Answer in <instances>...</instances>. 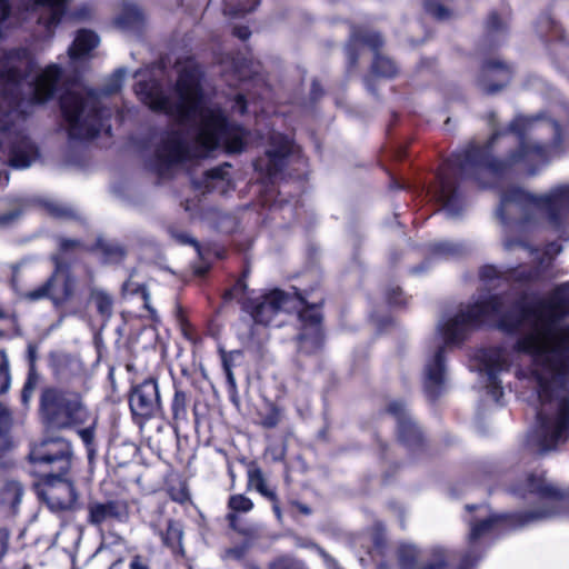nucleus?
Wrapping results in <instances>:
<instances>
[{
    "instance_id": "nucleus-4",
    "label": "nucleus",
    "mask_w": 569,
    "mask_h": 569,
    "mask_svg": "<svg viewBox=\"0 0 569 569\" xmlns=\"http://www.w3.org/2000/svg\"><path fill=\"white\" fill-rule=\"evenodd\" d=\"M512 492L525 496L527 492L538 496L540 507L512 515L492 513L487 505L466 506L469 516L466 521L470 531L468 549L463 555L459 569H471L481 558L479 541L489 535H499L505 529L523 528L531 523L546 521L561 516L569 506V498L555 483L547 480L543 472L526 476L518 482Z\"/></svg>"
},
{
    "instance_id": "nucleus-45",
    "label": "nucleus",
    "mask_w": 569,
    "mask_h": 569,
    "mask_svg": "<svg viewBox=\"0 0 569 569\" xmlns=\"http://www.w3.org/2000/svg\"><path fill=\"white\" fill-rule=\"evenodd\" d=\"M48 210L56 217H69L72 213V210L61 203L58 202H49L47 204Z\"/></svg>"
},
{
    "instance_id": "nucleus-1",
    "label": "nucleus",
    "mask_w": 569,
    "mask_h": 569,
    "mask_svg": "<svg viewBox=\"0 0 569 569\" xmlns=\"http://www.w3.org/2000/svg\"><path fill=\"white\" fill-rule=\"evenodd\" d=\"M569 281L541 297L521 298L506 308L492 295L472 303L438 323V336L423 369V389L435 400L447 389L445 349L460 343L472 328L492 321L498 329L518 335L513 350L531 357L527 377L539 400L537 423L527 437L528 447L538 453L556 449L569 438Z\"/></svg>"
},
{
    "instance_id": "nucleus-42",
    "label": "nucleus",
    "mask_w": 569,
    "mask_h": 569,
    "mask_svg": "<svg viewBox=\"0 0 569 569\" xmlns=\"http://www.w3.org/2000/svg\"><path fill=\"white\" fill-rule=\"evenodd\" d=\"M302 546L306 547V548H311V549L316 550L318 552V555L323 559V561L326 562V565L329 568H336L337 567L336 560L325 549H322L320 546H318V545H316L313 542H308V543H305Z\"/></svg>"
},
{
    "instance_id": "nucleus-38",
    "label": "nucleus",
    "mask_w": 569,
    "mask_h": 569,
    "mask_svg": "<svg viewBox=\"0 0 569 569\" xmlns=\"http://www.w3.org/2000/svg\"><path fill=\"white\" fill-rule=\"evenodd\" d=\"M10 417L6 408L0 403V452L3 451L8 445V428H9Z\"/></svg>"
},
{
    "instance_id": "nucleus-32",
    "label": "nucleus",
    "mask_w": 569,
    "mask_h": 569,
    "mask_svg": "<svg viewBox=\"0 0 569 569\" xmlns=\"http://www.w3.org/2000/svg\"><path fill=\"white\" fill-rule=\"evenodd\" d=\"M433 251L441 257H457L465 252V247L461 243L442 241L433 246Z\"/></svg>"
},
{
    "instance_id": "nucleus-12",
    "label": "nucleus",
    "mask_w": 569,
    "mask_h": 569,
    "mask_svg": "<svg viewBox=\"0 0 569 569\" xmlns=\"http://www.w3.org/2000/svg\"><path fill=\"white\" fill-rule=\"evenodd\" d=\"M62 476L58 472L46 473L44 487L40 491L48 507L54 511L71 509L77 501L73 485Z\"/></svg>"
},
{
    "instance_id": "nucleus-33",
    "label": "nucleus",
    "mask_w": 569,
    "mask_h": 569,
    "mask_svg": "<svg viewBox=\"0 0 569 569\" xmlns=\"http://www.w3.org/2000/svg\"><path fill=\"white\" fill-rule=\"evenodd\" d=\"M268 569H308L306 565L296 558L283 556L270 562Z\"/></svg>"
},
{
    "instance_id": "nucleus-27",
    "label": "nucleus",
    "mask_w": 569,
    "mask_h": 569,
    "mask_svg": "<svg viewBox=\"0 0 569 569\" xmlns=\"http://www.w3.org/2000/svg\"><path fill=\"white\" fill-rule=\"evenodd\" d=\"M372 72L379 77L391 78L397 74L398 68L391 59L376 52L372 62Z\"/></svg>"
},
{
    "instance_id": "nucleus-35",
    "label": "nucleus",
    "mask_w": 569,
    "mask_h": 569,
    "mask_svg": "<svg viewBox=\"0 0 569 569\" xmlns=\"http://www.w3.org/2000/svg\"><path fill=\"white\" fill-rule=\"evenodd\" d=\"M229 508L234 512H249L253 508V502L243 495H233L229 498Z\"/></svg>"
},
{
    "instance_id": "nucleus-51",
    "label": "nucleus",
    "mask_w": 569,
    "mask_h": 569,
    "mask_svg": "<svg viewBox=\"0 0 569 569\" xmlns=\"http://www.w3.org/2000/svg\"><path fill=\"white\" fill-rule=\"evenodd\" d=\"M250 30L248 27H234L233 34L241 40H247L250 37Z\"/></svg>"
},
{
    "instance_id": "nucleus-39",
    "label": "nucleus",
    "mask_w": 569,
    "mask_h": 569,
    "mask_svg": "<svg viewBox=\"0 0 569 569\" xmlns=\"http://www.w3.org/2000/svg\"><path fill=\"white\" fill-rule=\"evenodd\" d=\"M249 547V543L246 542L242 545H237L231 548H228L223 553V559L236 561L242 560L246 557Z\"/></svg>"
},
{
    "instance_id": "nucleus-24",
    "label": "nucleus",
    "mask_w": 569,
    "mask_h": 569,
    "mask_svg": "<svg viewBox=\"0 0 569 569\" xmlns=\"http://www.w3.org/2000/svg\"><path fill=\"white\" fill-rule=\"evenodd\" d=\"M229 163H224L223 166L207 170L203 174V181L201 182V187L206 191L221 189L223 190L224 184L229 182Z\"/></svg>"
},
{
    "instance_id": "nucleus-37",
    "label": "nucleus",
    "mask_w": 569,
    "mask_h": 569,
    "mask_svg": "<svg viewBox=\"0 0 569 569\" xmlns=\"http://www.w3.org/2000/svg\"><path fill=\"white\" fill-rule=\"evenodd\" d=\"M172 413L174 418H182L187 412V393L182 390H176L172 400Z\"/></svg>"
},
{
    "instance_id": "nucleus-57",
    "label": "nucleus",
    "mask_w": 569,
    "mask_h": 569,
    "mask_svg": "<svg viewBox=\"0 0 569 569\" xmlns=\"http://www.w3.org/2000/svg\"><path fill=\"white\" fill-rule=\"evenodd\" d=\"M297 507H298L299 511L305 513V515H310L311 513L310 508L307 507L306 505L297 503Z\"/></svg>"
},
{
    "instance_id": "nucleus-34",
    "label": "nucleus",
    "mask_w": 569,
    "mask_h": 569,
    "mask_svg": "<svg viewBox=\"0 0 569 569\" xmlns=\"http://www.w3.org/2000/svg\"><path fill=\"white\" fill-rule=\"evenodd\" d=\"M124 76H126V69L116 70L114 73L111 76V78L106 83L101 93L103 96H109V94L118 92L120 90V88L122 87Z\"/></svg>"
},
{
    "instance_id": "nucleus-43",
    "label": "nucleus",
    "mask_w": 569,
    "mask_h": 569,
    "mask_svg": "<svg viewBox=\"0 0 569 569\" xmlns=\"http://www.w3.org/2000/svg\"><path fill=\"white\" fill-rule=\"evenodd\" d=\"M247 290V284L244 281L242 280H239L237 281V283L233 286V288L227 290L223 295V298L224 300L229 301V300H232L234 298H238L240 295H243L244 291Z\"/></svg>"
},
{
    "instance_id": "nucleus-7",
    "label": "nucleus",
    "mask_w": 569,
    "mask_h": 569,
    "mask_svg": "<svg viewBox=\"0 0 569 569\" xmlns=\"http://www.w3.org/2000/svg\"><path fill=\"white\" fill-rule=\"evenodd\" d=\"M41 412L48 425L58 429H71L86 425L91 412L79 392L47 389L41 396Z\"/></svg>"
},
{
    "instance_id": "nucleus-3",
    "label": "nucleus",
    "mask_w": 569,
    "mask_h": 569,
    "mask_svg": "<svg viewBox=\"0 0 569 569\" xmlns=\"http://www.w3.org/2000/svg\"><path fill=\"white\" fill-rule=\"evenodd\" d=\"M202 72L193 59L178 64V80L167 94L156 80L139 81L136 92L151 110L174 120L183 132H170L156 149L153 169L160 176L193 158H203L223 144L229 153L241 152L249 132L228 122L222 110L209 101L201 88Z\"/></svg>"
},
{
    "instance_id": "nucleus-29",
    "label": "nucleus",
    "mask_w": 569,
    "mask_h": 569,
    "mask_svg": "<svg viewBox=\"0 0 569 569\" xmlns=\"http://www.w3.org/2000/svg\"><path fill=\"white\" fill-rule=\"evenodd\" d=\"M91 300L102 317H110L112 311V299L102 290L94 289L91 292Z\"/></svg>"
},
{
    "instance_id": "nucleus-48",
    "label": "nucleus",
    "mask_w": 569,
    "mask_h": 569,
    "mask_svg": "<svg viewBox=\"0 0 569 569\" xmlns=\"http://www.w3.org/2000/svg\"><path fill=\"white\" fill-rule=\"evenodd\" d=\"M39 381V376L37 375L33 366L30 367L28 379L23 386V389H28L29 391L33 392L36 390V387Z\"/></svg>"
},
{
    "instance_id": "nucleus-56",
    "label": "nucleus",
    "mask_w": 569,
    "mask_h": 569,
    "mask_svg": "<svg viewBox=\"0 0 569 569\" xmlns=\"http://www.w3.org/2000/svg\"><path fill=\"white\" fill-rule=\"evenodd\" d=\"M9 181V173L7 171H0V184L4 186Z\"/></svg>"
},
{
    "instance_id": "nucleus-36",
    "label": "nucleus",
    "mask_w": 569,
    "mask_h": 569,
    "mask_svg": "<svg viewBox=\"0 0 569 569\" xmlns=\"http://www.w3.org/2000/svg\"><path fill=\"white\" fill-rule=\"evenodd\" d=\"M10 387L9 360L3 350H0V395Z\"/></svg>"
},
{
    "instance_id": "nucleus-49",
    "label": "nucleus",
    "mask_w": 569,
    "mask_h": 569,
    "mask_svg": "<svg viewBox=\"0 0 569 569\" xmlns=\"http://www.w3.org/2000/svg\"><path fill=\"white\" fill-rule=\"evenodd\" d=\"M130 569H150L149 563L141 556L136 555L132 557L130 565Z\"/></svg>"
},
{
    "instance_id": "nucleus-15",
    "label": "nucleus",
    "mask_w": 569,
    "mask_h": 569,
    "mask_svg": "<svg viewBox=\"0 0 569 569\" xmlns=\"http://www.w3.org/2000/svg\"><path fill=\"white\" fill-rule=\"evenodd\" d=\"M511 76L512 70L508 64L489 60L482 66L477 82L485 92L496 93L509 83Z\"/></svg>"
},
{
    "instance_id": "nucleus-31",
    "label": "nucleus",
    "mask_w": 569,
    "mask_h": 569,
    "mask_svg": "<svg viewBox=\"0 0 569 569\" xmlns=\"http://www.w3.org/2000/svg\"><path fill=\"white\" fill-rule=\"evenodd\" d=\"M227 519L229 521V526L233 530L238 531L239 533H241L248 538H251V539L259 537V533H260L259 525L243 527L239 523V518L236 513H228Z\"/></svg>"
},
{
    "instance_id": "nucleus-30",
    "label": "nucleus",
    "mask_w": 569,
    "mask_h": 569,
    "mask_svg": "<svg viewBox=\"0 0 569 569\" xmlns=\"http://www.w3.org/2000/svg\"><path fill=\"white\" fill-rule=\"evenodd\" d=\"M507 22L502 20L496 12L489 14L486 22V31L489 37L499 38L505 34ZM496 42V39H493Z\"/></svg>"
},
{
    "instance_id": "nucleus-2",
    "label": "nucleus",
    "mask_w": 569,
    "mask_h": 569,
    "mask_svg": "<svg viewBox=\"0 0 569 569\" xmlns=\"http://www.w3.org/2000/svg\"><path fill=\"white\" fill-rule=\"evenodd\" d=\"M562 136L558 122L543 114L518 116L503 131H495L483 146L471 144L452 154L449 167L461 178L473 179L483 188L496 187L500 192L496 218L503 226L502 248L509 254H517L532 267L500 270L485 266L480 270L483 281L490 283L503 278L517 281L543 279L552 259L561 250L550 243L539 251L527 239L516 237L526 223L537 222L547 217L557 230L569 224V183L559 184L545 194H533L513 184L505 186L515 169L535 174L540 166L562 153Z\"/></svg>"
},
{
    "instance_id": "nucleus-55",
    "label": "nucleus",
    "mask_w": 569,
    "mask_h": 569,
    "mask_svg": "<svg viewBox=\"0 0 569 569\" xmlns=\"http://www.w3.org/2000/svg\"><path fill=\"white\" fill-rule=\"evenodd\" d=\"M32 395H33V392L29 391L28 389H22V392H21L22 401L24 403H27L31 399Z\"/></svg>"
},
{
    "instance_id": "nucleus-40",
    "label": "nucleus",
    "mask_w": 569,
    "mask_h": 569,
    "mask_svg": "<svg viewBox=\"0 0 569 569\" xmlns=\"http://www.w3.org/2000/svg\"><path fill=\"white\" fill-rule=\"evenodd\" d=\"M425 6L427 11L439 20H443L449 17V11L435 0H426Z\"/></svg>"
},
{
    "instance_id": "nucleus-53",
    "label": "nucleus",
    "mask_w": 569,
    "mask_h": 569,
    "mask_svg": "<svg viewBox=\"0 0 569 569\" xmlns=\"http://www.w3.org/2000/svg\"><path fill=\"white\" fill-rule=\"evenodd\" d=\"M8 546V536L6 532L0 531V558L6 553Z\"/></svg>"
},
{
    "instance_id": "nucleus-28",
    "label": "nucleus",
    "mask_w": 569,
    "mask_h": 569,
    "mask_svg": "<svg viewBox=\"0 0 569 569\" xmlns=\"http://www.w3.org/2000/svg\"><path fill=\"white\" fill-rule=\"evenodd\" d=\"M88 426L86 428L78 429V436L84 443L89 456L94 452V438H96V426H97V417L91 415L90 421L87 422Z\"/></svg>"
},
{
    "instance_id": "nucleus-61",
    "label": "nucleus",
    "mask_w": 569,
    "mask_h": 569,
    "mask_svg": "<svg viewBox=\"0 0 569 569\" xmlns=\"http://www.w3.org/2000/svg\"><path fill=\"white\" fill-rule=\"evenodd\" d=\"M188 241H189V240H188V238H187V237H184V238L182 239V242H188Z\"/></svg>"
},
{
    "instance_id": "nucleus-52",
    "label": "nucleus",
    "mask_w": 569,
    "mask_h": 569,
    "mask_svg": "<svg viewBox=\"0 0 569 569\" xmlns=\"http://www.w3.org/2000/svg\"><path fill=\"white\" fill-rule=\"evenodd\" d=\"M19 216V211H11L7 214H3L0 217V224L1 226H7L9 224L10 222H12L14 219H17Z\"/></svg>"
},
{
    "instance_id": "nucleus-59",
    "label": "nucleus",
    "mask_w": 569,
    "mask_h": 569,
    "mask_svg": "<svg viewBox=\"0 0 569 569\" xmlns=\"http://www.w3.org/2000/svg\"><path fill=\"white\" fill-rule=\"evenodd\" d=\"M116 251L119 252L120 256H123L124 254V251L122 250V248H120L119 246H116Z\"/></svg>"
},
{
    "instance_id": "nucleus-11",
    "label": "nucleus",
    "mask_w": 569,
    "mask_h": 569,
    "mask_svg": "<svg viewBox=\"0 0 569 569\" xmlns=\"http://www.w3.org/2000/svg\"><path fill=\"white\" fill-rule=\"evenodd\" d=\"M481 371L486 376V387L496 402L503 395L498 375L507 371L513 360V353L505 348H490L482 350L480 356Z\"/></svg>"
},
{
    "instance_id": "nucleus-13",
    "label": "nucleus",
    "mask_w": 569,
    "mask_h": 569,
    "mask_svg": "<svg viewBox=\"0 0 569 569\" xmlns=\"http://www.w3.org/2000/svg\"><path fill=\"white\" fill-rule=\"evenodd\" d=\"M129 405L133 416L146 419L154 417L161 409L157 381L149 378L134 386L130 393Z\"/></svg>"
},
{
    "instance_id": "nucleus-47",
    "label": "nucleus",
    "mask_w": 569,
    "mask_h": 569,
    "mask_svg": "<svg viewBox=\"0 0 569 569\" xmlns=\"http://www.w3.org/2000/svg\"><path fill=\"white\" fill-rule=\"evenodd\" d=\"M92 9L89 4H81L78 9L71 12V18L76 20H84L91 16Z\"/></svg>"
},
{
    "instance_id": "nucleus-44",
    "label": "nucleus",
    "mask_w": 569,
    "mask_h": 569,
    "mask_svg": "<svg viewBox=\"0 0 569 569\" xmlns=\"http://www.w3.org/2000/svg\"><path fill=\"white\" fill-rule=\"evenodd\" d=\"M388 302L395 306H401L406 302V298L399 287H393L387 292Z\"/></svg>"
},
{
    "instance_id": "nucleus-20",
    "label": "nucleus",
    "mask_w": 569,
    "mask_h": 569,
    "mask_svg": "<svg viewBox=\"0 0 569 569\" xmlns=\"http://www.w3.org/2000/svg\"><path fill=\"white\" fill-rule=\"evenodd\" d=\"M153 532L160 536L163 545L173 551L182 550L183 529L179 521L167 519L163 526L151 523Z\"/></svg>"
},
{
    "instance_id": "nucleus-60",
    "label": "nucleus",
    "mask_w": 569,
    "mask_h": 569,
    "mask_svg": "<svg viewBox=\"0 0 569 569\" xmlns=\"http://www.w3.org/2000/svg\"><path fill=\"white\" fill-rule=\"evenodd\" d=\"M318 88H319L318 83H317V82H313V84H312V89H313V92H315V93L318 91Z\"/></svg>"
},
{
    "instance_id": "nucleus-21",
    "label": "nucleus",
    "mask_w": 569,
    "mask_h": 569,
    "mask_svg": "<svg viewBox=\"0 0 569 569\" xmlns=\"http://www.w3.org/2000/svg\"><path fill=\"white\" fill-rule=\"evenodd\" d=\"M358 43H363L369 46L372 50L377 51V49L382 46L383 40L381 36L373 31L367 30H355L351 34L350 42L346 47L347 56L349 63L355 66L357 62V53L355 51V47Z\"/></svg>"
},
{
    "instance_id": "nucleus-5",
    "label": "nucleus",
    "mask_w": 569,
    "mask_h": 569,
    "mask_svg": "<svg viewBox=\"0 0 569 569\" xmlns=\"http://www.w3.org/2000/svg\"><path fill=\"white\" fill-rule=\"evenodd\" d=\"M242 309L250 315L254 323L280 326L282 320L277 319L291 311H298L301 322V332L298 337L299 351L307 355L318 352L323 343L319 307L307 305L297 293H289L279 289L266 292L257 298L242 300Z\"/></svg>"
},
{
    "instance_id": "nucleus-41",
    "label": "nucleus",
    "mask_w": 569,
    "mask_h": 569,
    "mask_svg": "<svg viewBox=\"0 0 569 569\" xmlns=\"http://www.w3.org/2000/svg\"><path fill=\"white\" fill-rule=\"evenodd\" d=\"M281 420V412L277 408H271L263 417H262V426L266 428H274Z\"/></svg>"
},
{
    "instance_id": "nucleus-19",
    "label": "nucleus",
    "mask_w": 569,
    "mask_h": 569,
    "mask_svg": "<svg viewBox=\"0 0 569 569\" xmlns=\"http://www.w3.org/2000/svg\"><path fill=\"white\" fill-rule=\"evenodd\" d=\"M144 12L136 3L124 1L114 19V23L124 31H138L144 23Z\"/></svg>"
},
{
    "instance_id": "nucleus-10",
    "label": "nucleus",
    "mask_w": 569,
    "mask_h": 569,
    "mask_svg": "<svg viewBox=\"0 0 569 569\" xmlns=\"http://www.w3.org/2000/svg\"><path fill=\"white\" fill-rule=\"evenodd\" d=\"M448 559L447 550L440 546L422 551L415 545L405 543L398 549L401 569H446Z\"/></svg>"
},
{
    "instance_id": "nucleus-23",
    "label": "nucleus",
    "mask_w": 569,
    "mask_h": 569,
    "mask_svg": "<svg viewBox=\"0 0 569 569\" xmlns=\"http://www.w3.org/2000/svg\"><path fill=\"white\" fill-rule=\"evenodd\" d=\"M23 495L22 486L18 481H7L0 490V505L14 515Z\"/></svg>"
},
{
    "instance_id": "nucleus-58",
    "label": "nucleus",
    "mask_w": 569,
    "mask_h": 569,
    "mask_svg": "<svg viewBox=\"0 0 569 569\" xmlns=\"http://www.w3.org/2000/svg\"><path fill=\"white\" fill-rule=\"evenodd\" d=\"M29 357H30V362H31L30 367L31 366L34 367V365H33V362H34V351H33V349L31 347H29Z\"/></svg>"
},
{
    "instance_id": "nucleus-14",
    "label": "nucleus",
    "mask_w": 569,
    "mask_h": 569,
    "mask_svg": "<svg viewBox=\"0 0 569 569\" xmlns=\"http://www.w3.org/2000/svg\"><path fill=\"white\" fill-rule=\"evenodd\" d=\"M432 198L442 206V210L449 218H457L463 210V202L457 191L451 177L441 173L438 177L437 184L432 188Z\"/></svg>"
},
{
    "instance_id": "nucleus-6",
    "label": "nucleus",
    "mask_w": 569,
    "mask_h": 569,
    "mask_svg": "<svg viewBox=\"0 0 569 569\" xmlns=\"http://www.w3.org/2000/svg\"><path fill=\"white\" fill-rule=\"evenodd\" d=\"M62 128L71 140H89L100 131L110 133L111 110L93 89L76 83L60 98Z\"/></svg>"
},
{
    "instance_id": "nucleus-8",
    "label": "nucleus",
    "mask_w": 569,
    "mask_h": 569,
    "mask_svg": "<svg viewBox=\"0 0 569 569\" xmlns=\"http://www.w3.org/2000/svg\"><path fill=\"white\" fill-rule=\"evenodd\" d=\"M54 270L52 274L38 288L23 293L28 301L49 299L56 307L70 301L77 291V280L70 269L64 266L60 258L53 257Z\"/></svg>"
},
{
    "instance_id": "nucleus-46",
    "label": "nucleus",
    "mask_w": 569,
    "mask_h": 569,
    "mask_svg": "<svg viewBox=\"0 0 569 569\" xmlns=\"http://www.w3.org/2000/svg\"><path fill=\"white\" fill-rule=\"evenodd\" d=\"M252 2V4L250 7H244V6H240L239 8H229L227 4L224 6L223 8V12L226 14H229V16H233V17H237V16H240V14H244L247 12H250L252 11L256 6L258 4V0H250Z\"/></svg>"
},
{
    "instance_id": "nucleus-50",
    "label": "nucleus",
    "mask_w": 569,
    "mask_h": 569,
    "mask_svg": "<svg viewBox=\"0 0 569 569\" xmlns=\"http://www.w3.org/2000/svg\"><path fill=\"white\" fill-rule=\"evenodd\" d=\"M80 247H82V243L78 240H73V239H61L60 240V248L62 251H68V250L80 248Z\"/></svg>"
},
{
    "instance_id": "nucleus-17",
    "label": "nucleus",
    "mask_w": 569,
    "mask_h": 569,
    "mask_svg": "<svg viewBox=\"0 0 569 569\" xmlns=\"http://www.w3.org/2000/svg\"><path fill=\"white\" fill-rule=\"evenodd\" d=\"M291 141L279 132H272L269 136V148L266 150L264 160L258 162L259 168H264L269 176L279 172L283 166V159L291 152Z\"/></svg>"
},
{
    "instance_id": "nucleus-9",
    "label": "nucleus",
    "mask_w": 569,
    "mask_h": 569,
    "mask_svg": "<svg viewBox=\"0 0 569 569\" xmlns=\"http://www.w3.org/2000/svg\"><path fill=\"white\" fill-rule=\"evenodd\" d=\"M71 443L63 438H47L36 443L30 451V460L43 473L66 475L71 465Z\"/></svg>"
},
{
    "instance_id": "nucleus-54",
    "label": "nucleus",
    "mask_w": 569,
    "mask_h": 569,
    "mask_svg": "<svg viewBox=\"0 0 569 569\" xmlns=\"http://www.w3.org/2000/svg\"><path fill=\"white\" fill-rule=\"evenodd\" d=\"M234 108H237L240 113H244L246 112L247 106H246V100H244L243 96L239 94L237 97V101H236Z\"/></svg>"
},
{
    "instance_id": "nucleus-25",
    "label": "nucleus",
    "mask_w": 569,
    "mask_h": 569,
    "mask_svg": "<svg viewBox=\"0 0 569 569\" xmlns=\"http://www.w3.org/2000/svg\"><path fill=\"white\" fill-rule=\"evenodd\" d=\"M220 357L222 368L227 378V383L229 385V388L231 390H236L237 382L232 368L236 366L237 360H239L242 357V352L239 350L224 351L223 349H220Z\"/></svg>"
},
{
    "instance_id": "nucleus-16",
    "label": "nucleus",
    "mask_w": 569,
    "mask_h": 569,
    "mask_svg": "<svg viewBox=\"0 0 569 569\" xmlns=\"http://www.w3.org/2000/svg\"><path fill=\"white\" fill-rule=\"evenodd\" d=\"M387 411L396 418L399 439L402 442L410 447L420 443L422 433L417 423L411 419L402 400L390 401Z\"/></svg>"
},
{
    "instance_id": "nucleus-26",
    "label": "nucleus",
    "mask_w": 569,
    "mask_h": 569,
    "mask_svg": "<svg viewBox=\"0 0 569 569\" xmlns=\"http://www.w3.org/2000/svg\"><path fill=\"white\" fill-rule=\"evenodd\" d=\"M248 486L256 489L266 498L274 499V493L267 487L262 471L257 466H250L248 469Z\"/></svg>"
},
{
    "instance_id": "nucleus-22",
    "label": "nucleus",
    "mask_w": 569,
    "mask_h": 569,
    "mask_svg": "<svg viewBox=\"0 0 569 569\" xmlns=\"http://www.w3.org/2000/svg\"><path fill=\"white\" fill-rule=\"evenodd\" d=\"M99 43L98 36L89 30H80L68 50L69 58L72 62L86 57Z\"/></svg>"
},
{
    "instance_id": "nucleus-18",
    "label": "nucleus",
    "mask_w": 569,
    "mask_h": 569,
    "mask_svg": "<svg viewBox=\"0 0 569 569\" xmlns=\"http://www.w3.org/2000/svg\"><path fill=\"white\" fill-rule=\"evenodd\" d=\"M127 518V506L119 500L94 501L88 506V521L96 527L109 521H124Z\"/></svg>"
}]
</instances>
